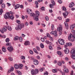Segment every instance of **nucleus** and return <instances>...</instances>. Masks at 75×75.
<instances>
[{"label":"nucleus","mask_w":75,"mask_h":75,"mask_svg":"<svg viewBox=\"0 0 75 75\" xmlns=\"http://www.w3.org/2000/svg\"><path fill=\"white\" fill-rule=\"evenodd\" d=\"M4 17L5 19H11V20H13L14 18V16L13 15H10V13L9 12H7L4 15Z\"/></svg>","instance_id":"1"},{"label":"nucleus","mask_w":75,"mask_h":75,"mask_svg":"<svg viewBox=\"0 0 75 75\" xmlns=\"http://www.w3.org/2000/svg\"><path fill=\"white\" fill-rule=\"evenodd\" d=\"M25 26L24 23H21L19 24L18 26H16L15 28V30L16 31H19V30H21L22 28H24Z\"/></svg>","instance_id":"2"},{"label":"nucleus","mask_w":75,"mask_h":75,"mask_svg":"<svg viewBox=\"0 0 75 75\" xmlns=\"http://www.w3.org/2000/svg\"><path fill=\"white\" fill-rule=\"evenodd\" d=\"M75 39V36H73V35L72 34H70L68 37V39L70 41H74V39Z\"/></svg>","instance_id":"3"},{"label":"nucleus","mask_w":75,"mask_h":75,"mask_svg":"<svg viewBox=\"0 0 75 75\" xmlns=\"http://www.w3.org/2000/svg\"><path fill=\"white\" fill-rule=\"evenodd\" d=\"M69 21V19L67 18L66 19V22H64V24L65 25V28L66 29H68L69 27L67 22H68Z\"/></svg>","instance_id":"4"},{"label":"nucleus","mask_w":75,"mask_h":75,"mask_svg":"<svg viewBox=\"0 0 75 75\" xmlns=\"http://www.w3.org/2000/svg\"><path fill=\"white\" fill-rule=\"evenodd\" d=\"M58 42L60 45H64L65 44V41L62 39H59Z\"/></svg>","instance_id":"5"},{"label":"nucleus","mask_w":75,"mask_h":75,"mask_svg":"<svg viewBox=\"0 0 75 75\" xmlns=\"http://www.w3.org/2000/svg\"><path fill=\"white\" fill-rule=\"evenodd\" d=\"M7 50L9 51L10 52H11L13 51V50H14V49L13 47V46H9L7 48Z\"/></svg>","instance_id":"6"},{"label":"nucleus","mask_w":75,"mask_h":75,"mask_svg":"<svg viewBox=\"0 0 75 75\" xmlns=\"http://www.w3.org/2000/svg\"><path fill=\"white\" fill-rule=\"evenodd\" d=\"M50 34H53L54 35L55 37H57L58 35H57V33L56 31H52L50 33Z\"/></svg>","instance_id":"7"},{"label":"nucleus","mask_w":75,"mask_h":75,"mask_svg":"<svg viewBox=\"0 0 75 75\" xmlns=\"http://www.w3.org/2000/svg\"><path fill=\"white\" fill-rule=\"evenodd\" d=\"M62 30V25L61 24H59V27L57 28V31H59Z\"/></svg>","instance_id":"8"},{"label":"nucleus","mask_w":75,"mask_h":75,"mask_svg":"<svg viewBox=\"0 0 75 75\" xmlns=\"http://www.w3.org/2000/svg\"><path fill=\"white\" fill-rule=\"evenodd\" d=\"M33 63L35 65H37L39 64L38 61L36 59H34L33 60Z\"/></svg>","instance_id":"9"},{"label":"nucleus","mask_w":75,"mask_h":75,"mask_svg":"<svg viewBox=\"0 0 75 75\" xmlns=\"http://www.w3.org/2000/svg\"><path fill=\"white\" fill-rule=\"evenodd\" d=\"M63 15L64 18H66L67 17V16H68V12L66 11L65 12V13H63Z\"/></svg>","instance_id":"10"},{"label":"nucleus","mask_w":75,"mask_h":75,"mask_svg":"<svg viewBox=\"0 0 75 75\" xmlns=\"http://www.w3.org/2000/svg\"><path fill=\"white\" fill-rule=\"evenodd\" d=\"M27 13H28L29 14H31V13H32L33 12L32 10L29 8L27 9Z\"/></svg>","instance_id":"11"},{"label":"nucleus","mask_w":75,"mask_h":75,"mask_svg":"<svg viewBox=\"0 0 75 75\" xmlns=\"http://www.w3.org/2000/svg\"><path fill=\"white\" fill-rule=\"evenodd\" d=\"M30 42L29 41L27 40L25 41L24 43L25 45H30Z\"/></svg>","instance_id":"12"},{"label":"nucleus","mask_w":75,"mask_h":75,"mask_svg":"<svg viewBox=\"0 0 75 75\" xmlns=\"http://www.w3.org/2000/svg\"><path fill=\"white\" fill-rule=\"evenodd\" d=\"M74 6V2H71L69 4V7H70L71 8V7H72Z\"/></svg>","instance_id":"13"},{"label":"nucleus","mask_w":75,"mask_h":75,"mask_svg":"<svg viewBox=\"0 0 75 75\" xmlns=\"http://www.w3.org/2000/svg\"><path fill=\"white\" fill-rule=\"evenodd\" d=\"M5 28H6L8 29V30H9V31H11L12 30V28H11V27L10 26H5Z\"/></svg>","instance_id":"14"},{"label":"nucleus","mask_w":75,"mask_h":75,"mask_svg":"<svg viewBox=\"0 0 75 75\" xmlns=\"http://www.w3.org/2000/svg\"><path fill=\"white\" fill-rule=\"evenodd\" d=\"M64 51L65 54H68L69 52V49L68 48H66L65 49Z\"/></svg>","instance_id":"15"},{"label":"nucleus","mask_w":75,"mask_h":75,"mask_svg":"<svg viewBox=\"0 0 75 75\" xmlns=\"http://www.w3.org/2000/svg\"><path fill=\"white\" fill-rule=\"evenodd\" d=\"M14 71V67H11V69L10 70H9L8 72L9 73H10L11 72H12Z\"/></svg>","instance_id":"16"},{"label":"nucleus","mask_w":75,"mask_h":75,"mask_svg":"<svg viewBox=\"0 0 75 75\" xmlns=\"http://www.w3.org/2000/svg\"><path fill=\"white\" fill-rule=\"evenodd\" d=\"M75 27V24H72L70 26V29H71L72 30V29H74V28Z\"/></svg>","instance_id":"17"},{"label":"nucleus","mask_w":75,"mask_h":75,"mask_svg":"<svg viewBox=\"0 0 75 75\" xmlns=\"http://www.w3.org/2000/svg\"><path fill=\"white\" fill-rule=\"evenodd\" d=\"M33 18L35 20L37 21H38V16H37V15H36V16H35L33 17Z\"/></svg>","instance_id":"18"},{"label":"nucleus","mask_w":75,"mask_h":75,"mask_svg":"<svg viewBox=\"0 0 75 75\" xmlns=\"http://www.w3.org/2000/svg\"><path fill=\"white\" fill-rule=\"evenodd\" d=\"M14 68L15 69H18L19 68V65L17 64H16L14 65Z\"/></svg>","instance_id":"19"},{"label":"nucleus","mask_w":75,"mask_h":75,"mask_svg":"<svg viewBox=\"0 0 75 75\" xmlns=\"http://www.w3.org/2000/svg\"><path fill=\"white\" fill-rule=\"evenodd\" d=\"M31 73L32 74V75H35V71L34 70V69H32L31 71Z\"/></svg>","instance_id":"20"},{"label":"nucleus","mask_w":75,"mask_h":75,"mask_svg":"<svg viewBox=\"0 0 75 75\" xmlns=\"http://www.w3.org/2000/svg\"><path fill=\"white\" fill-rule=\"evenodd\" d=\"M64 72L65 73H68V72H69V70L68 69L65 68L64 69Z\"/></svg>","instance_id":"21"},{"label":"nucleus","mask_w":75,"mask_h":75,"mask_svg":"<svg viewBox=\"0 0 75 75\" xmlns=\"http://www.w3.org/2000/svg\"><path fill=\"white\" fill-rule=\"evenodd\" d=\"M19 7H20V4H17L15 6V9H18Z\"/></svg>","instance_id":"22"},{"label":"nucleus","mask_w":75,"mask_h":75,"mask_svg":"<svg viewBox=\"0 0 75 75\" xmlns=\"http://www.w3.org/2000/svg\"><path fill=\"white\" fill-rule=\"evenodd\" d=\"M28 58L29 59H31V60H32V61H33V60H34V59H35V58L34 57H30L28 56Z\"/></svg>","instance_id":"23"},{"label":"nucleus","mask_w":75,"mask_h":75,"mask_svg":"<svg viewBox=\"0 0 75 75\" xmlns=\"http://www.w3.org/2000/svg\"><path fill=\"white\" fill-rule=\"evenodd\" d=\"M45 42L47 44H52V43H51V42H50L48 40H46Z\"/></svg>","instance_id":"24"},{"label":"nucleus","mask_w":75,"mask_h":75,"mask_svg":"<svg viewBox=\"0 0 75 75\" xmlns=\"http://www.w3.org/2000/svg\"><path fill=\"white\" fill-rule=\"evenodd\" d=\"M2 51L4 52H6V47H3L2 48Z\"/></svg>","instance_id":"25"},{"label":"nucleus","mask_w":75,"mask_h":75,"mask_svg":"<svg viewBox=\"0 0 75 75\" xmlns=\"http://www.w3.org/2000/svg\"><path fill=\"white\" fill-rule=\"evenodd\" d=\"M33 51L36 54H39V53L37 51V49L34 48L33 49Z\"/></svg>","instance_id":"26"},{"label":"nucleus","mask_w":75,"mask_h":75,"mask_svg":"<svg viewBox=\"0 0 75 75\" xmlns=\"http://www.w3.org/2000/svg\"><path fill=\"white\" fill-rule=\"evenodd\" d=\"M23 67V65L22 64H19V68H20V69H22Z\"/></svg>","instance_id":"27"},{"label":"nucleus","mask_w":75,"mask_h":75,"mask_svg":"<svg viewBox=\"0 0 75 75\" xmlns=\"http://www.w3.org/2000/svg\"><path fill=\"white\" fill-rule=\"evenodd\" d=\"M57 65H58L59 66H61V65H62V63H61V61H59L57 62Z\"/></svg>","instance_id":"28"},{"label":"nucleus","mask_w":75,"mask_h":75,"mask_svg":"<svg viewBox=\"0 0 75 75\" xmlns=\"http://www.w3.org/2000/svg\"><path fill=\"white\" fill-rule=\"evenodd\" d=\"M18 39H19V37L18 36H16L14 38V40H15V41H16V40H18Z\"/></svg>","instance_id":"29"},{"label":"nucleus","mask_w":75,"mask_h":75,"mask_svg":"<svg viewBox=\"0 0 75 75\" xmlns=\"http://www.w3.org/2000/svg\"><path fill=\"white\" fill-rule=\"evenodd\" d=\"M57 54H58V55H62V53L61 52L58 51L57 52Z\"/></svg>","instance_id":"30"},{"label":"nucleus","mask_w":75,"mask_h":75,"mask_svg":"<svg viewBox=\"0 0 75 75\" xmlns=\"http://www.w3.org/2000/svg\"><path fill=\"white\" fill-rule=\"evenodd\" d=\"M30 16L31 17H33L35 16H36V15L34 13H31L30 14Z\"/></svg>","instance_id":"31"},{"label":"nucleus","mask_w":75,"mask_h":75,"mask_svg":"<svg viewBox=\"0 0 75 75\" xmlns=\"http://www.w3.org/2000/svg\"><path fill=\"white\" fill-rule=\"evenodd\" d=\"M52 71H53V72H54V73H56L57 72V69H53L52 70Z\"/></svg>","instance_id":"32"},{"label":"nucleus","mask_w":75,"mask_h":75,"mask_svg":"<svg viewBox=\"0 0 75 75\" xmlns=\"http://www.w3.org/2000/svg\"><path fill=\"white\" fill-rule=\"evenodd\" d=\"M38 72H39L38 70V69H35V74H37L38 73Z\"/></svg>","instance_id":"33"},{"label":"nucleus","mask_w":75,"mask_h":75,"mask_svg":"<svg viewBox=\"0 0 75 75\" xmlns=\"http://www.w3.org/2000/svg\"><path fill=\"white\" fill-rule=\"evenodd\" d=\"M67 45H68V46H69V47L72 45V44L71 42H69V43H67Z\"/></svg>","instance_id":"34"},{"label":"nucleus","mask_w":75,"mask_h":75,"mask_svg":"<svg viewBox=\"0 0 75 75\" xmlns=\"http://www.w3.org/2000/svg\"><path fill=\"white\" fill-rule=\"evenodd\" d=\"M71 32L72 33V34L74 35V36H75V30H71Z\"/></svg>","instance_id":"35"},{"label":"nucleus","mask_w":75,"mask_h":75,"mask_svg":"<svg viewBox=\"0 0 75 75\" xmlns=\"http://www.w3.org/2000/svg\"><path fill=\"white\" fill-rule=\"evenodd\" d=\"M35 13H36V15H37V16H39L40 12H39L38 11H36Z\"/></svg>","instance_id":"36"},{"label":"nucleus","mask_w":75,"mask_h":75,"mask_svg":"<svg viewBox=\"0 0 75 75\" xmlns=\"http://www.w3.org/2000/svg\"><path fill=\"white\" fill-rule=\"evenodd\" d=\"M6 26H5V28H3L2 29V30L3 31H4L5 32H6L7 31V28H6Z\"/></svg>","instance_id":"37"},{"label":"nucleus","mask_w":75,"mask_h":75,"mask_svg":"<svg viewBox=\"0 0 75 75\" xmlns=\"http://www.w3.org/2000/svg\"><path fill=\"white\" fill-rule=\"evenodd\" d=\"M5 4H3L1 5V7L2 8H4L5 7Z\"/></svg>","instance_id":"38"},{"label":"nucleus","mask_w":75,"mask_h":75,"mask_svg":"<svg viewBox=\"0 0 75 75\" xmlns=\"http://www.w3.org/2000/svg\"><path fill=\"white\" fill-rule=\"evenodd\" d=\"M3 13V10L2 9H1L0 10V15H1L2 13Z\"/></svg>","instance_id":"39"},{"label":"nucleus","mask_w":75,"mask_h":75,"mask_svg":"<svg viewBox=\"0 0 75 75\" xmlns=\"http://www.w3.org/2000/svg\"><path fill=\"white\" fill-rule=\"evenodd\" d=\"M40 47L41 48H44V45L42 44V43H41L40 44Z\"/></svg>","instance_id":"40"},{"label":"nucleus","mask_w":75,"mask_h":75,"mask_svg":"<svg viewBox=\"0 0 75 75\" xmlns=\"http://www.w3.org/2000/svg\"><path fill=\"white\" fill-rule=\"evenodd\" d=\"M8 59L10 61H13V58L11 57H8Z\"/></svg>","instance_id":"41"},{"label":"nucleus","mask_w":75,"mask_h":75,"mask_svg":"<svg viewBox=\"0 0 75 75\" xmlns=\"http://www.w3.org/2000/svg\"><path fill=\"white\" fill-rule=\"evenodd\" d=\"M44 69H45V68H40L39 69L40 71V72H42L44 70Z\"/></svg>","instance_id":"42"},{"label":"nucleus","mask_w":75,"mask_h":75,"mask_svg":"<svg viewBox=\"0 0 75 75\" xmlns=\"http://www.w3.org/2000/svg\"><path fill=\"white\" fill-rule=\"evenodd\" d=\"M19 40L20 42H22L23 41V38L21 37H20L19 39Z\"/></svg>","instance_id":"43"},{"label":"nucleus","mask_w":75,"mask_h":75,"mask_svg":"<svg viewBox=\"0 0 75 75\" xmlns=\"http://www.w3.org/2000/svg\"><path fill=\"white\" fill-rule=\"evenodd\" d=\"M62 10L63 11H66L67 10V9H66V8L64 6L62 7Z\"/></svg>","instance_id":"44"},{"label":"nucleus","mask_w":75,"mask_h":75,"mask_svg":"<svg viewBox=\"0 0 75 75\" xmlns=\"http://www.w3.org/2000/svg\"><path fill=\"white\" fill-rule=\"evenodd\" d=\"M52 30H53L54 29V25L53 24L51 25Z\"/></svg>","instance_id":"45"},{"label":"nucleus","mask_w":75,"mask_h":75,"mask_svg":"<svg viewBox=\"0 0 75 75\" xmlns=\"http://www.w3.org/2000/svg\"><path fill=\"white\" fill-rule=\"evenodd\" d=\"M17 73L18 75H21L22 74L21 72H20V71H17Z\"/></svg>","instance_id":"46"},{"label":"nucleus","mask_w":75,"mask_h":75,"mask_svg":"<svg viewBox=\"0 0 75 75\" xmlns=\"http://www.w3.org/2000/svg\"><path fill=\"white\" fill-rule=\"evenodd\" d=\"M9 41H10V39H9V38H7L6 40V42H8Z\"/></svg>","instance_id":"47"},{"label":"nucleus","mask_w":75,"mask_h":75,"mask_svg":"<svg viewBox=\"0 0 75 75\" xmlns=\"http://www.w3.org/2000/svg\"><path fill=\"white\" fill-rule=\"evenodd\" d=\"M49 48L50 50H52V46L51 45H50L49 46Z\"/></svg>","instance_id":"48"},{"label":"nucleus","mask_w":75,"mask_h":75,"mask_svg":"<svg viewBox=\"0 0 75 75\" xmlns=\"http://www.w3.org/2000/svg\"><path fill=\"white\" fill-rule=\"evenodd\" d=\"M54 5H53V4H50L49 6L50 7V8H52V7H54Z\"/></svg>","instance_id":"49"},{"label":"nucleus","mask_w":75,"mask_h":75,"mask_svg":"<svg viewBox=\"0 0 75 75\" xmlns=\"http://www.w3.org/2000/svg\"><path fill=\"white\" fill-rule=\"evenodd\" d=\"M25 57L24 56H22L21 57V59H25Z\"/></svg>","instance_id":"50"},{"label":"nucleus","mask_w":75,"mask_h":75,"mask_svg":"<svg viewBox=\"0 0 75 75\" xmlns=\"http://www.w3.org/2000/svg\"><path fill=\"white\" fill-rule=\"evenodd\" d=\"M41 10H43V11H45V7H42L41 8Z\"/></svg>","instance_id":"51"},{"label":"nucleus","mask_w":75,"mask_h":75,"mask_svg":"<svg viewBox=\"0 0 75 75\" xmlns=\"http://www.w3.org/2000/svg\"><path fill=\"white\" fill-rule=\"evenodd\" d=\"M51 3L53 4V5H55V2H54V1L52 0L51 1Z\"/></svg>","instance_id":"52"},{"label":"nucleus","mask_w":75,"mask_h":75,"mask_svg":"<svg viewBox=\"0 0 75 75\" xmlns=\"http://www.w3.org/2000/svg\"><path fill=\"white\" fill-rule=\"evenodd\" d=\"M36 49L37 50H38V51H40V48L39 47L37 46L36 47Z\"/></svg>","instance_id":"53"},{"label":"nucleus","mask_w":75,"mask_h":75,"mask_svg":"<svg viewBox=\"0 0 75 75\" xmlns=\"http://www.w3.org/2000/svg\"><path fill=\"white\" fill-rule=\"evenodd\" d=\"M45 19L46 21H48L49 20V18L48 16H46L45 18Z\"/></svg>","instance_id":"54"},{"label":"nucleus","mask_w":75,"mask_h":75,"mask_svg":"<svg viewBox=\"0 0 75 75\" xmlns=\"http://www.w3.org/2000/svg\"><path fill=\"white\" fill-rule=\"evenodd\" d=\"M6 45L7 46H10V45H11V43H7L6 44Z\"/></svg>","instance_id":"55"},{"label":"nucleus","mask_w":75,"mask_h":75,"mask_svg":"<svg viewBox=\"0 0 75 75\" xmlns=\"http://www.w3.org/2000/svg\"><path fill=\"white\" fill-rule=\"evenodd\" d=\"M47 35L48 38H49L51 37V36H50V34H49V33H47Z\"/></svg>","instance_id":"56"},{"label":"nucleus","mask_w":75,"mask_h":75,"mask_svg":"<svg viewBox=\"0 0 75 75\" xmlns=\"http://www.w3.org/2000/svg\"><path fill=\"white\" fill-rule=\"evenodd\" d=\"M41 41L42 42H44L45 40H44V38H41Z\"/></svg>","instance_id":"57"},{"label":"nucleus","mask_w":75,"mask_h":75,"mask_svg":"<svg viewBox=\"0 0 75 75\" xmlns=\"http://www.w3.org/2000/svg\"><path fill=\"white\" fill-rule=\"evenodd\" d=\"M16 22L18 23V24H20V23H21V22L20 20H17L16 21Z\"/></svg>","instance_id":"58"},{"label":"nucleus","mask_w":75,"mask_h":75,"mask_svg":"<svg viewBox=\"0 0 75 75\" xmlns=\"http://www.w3.org/2000/svg\"><path fill=\"white\" fill-rule=\"evenodd\" d=\"M30 54H33V52L31 50H30L29 51Z\"/></svg>","instance_id":"59"},{"label":"nucleus","mask_w":75,"mask_h":75,"mask_svg":"<svg viewBox=\"0 0 75 75\" xmlns=\"http://www.w3.org/2000/svg\"><path fill=\"white\" fill-rule=\"evenodd\" d=\"M58 2H59V3H60V4H61V3H62V1L61 0H59L58 1Z\"/></svg>","instance_id":"60"},{"label":"nucleus","mask_w":75,"mask_h":75,"mask_svg":"<svg viewBox=\"0 0 75 75\" xmlns=\"http://www.w3.org/2000/svg\"><path fill=\"white\" fill-rule=\"evenodd\" d=\"M29 24H30V25H33V22L32 21H30L29 22Z\"/></svg>","instance_id":"61"},{"label":"nucleus","mask_w":75,"mask_h":75,"mask_svg":"<svg viewBox=\"0 0 75 75\" xmlns=\"http://www.w3.org/2000/svg\"><path fill=\"white\" fill-rule=\"evenodd\" d=\"M71 67L73 69H75V66H74V65H72L71 66Z\"/></svg>","instance_id":"62"},{"label":"nucleus","mask_w":75,"mask_h":75,"mask_svg":"<svg viewBox=\"0 0 75 75\" xmlns=\"http://www.w3.org/2000/svg\"><path fill=\"white\" fill-rule=\"evenodd\" d=\"M57 19H58L59 20H62V18L60 17H58L57 18Z\"/></svg>","instance_id":"63"},{"label":"nucleus","mask_w":75,"mask_h":75,"mask_svg":"<svg viewBox=\"0 0 75 75\" xmlns=\"http://www.w3.org/2000/svg\"><path fill=\"white\" fill-rule=\"evenodd\" d=\"M48 72H46L44 73V75H48Z\"/></svg>","instance_id":"64"}]
</instances>
